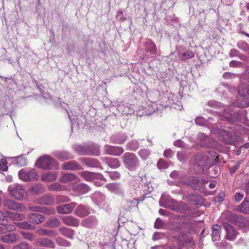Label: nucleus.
<instances>
[{"label": "nucleus", "mask_w": 249, "mask_h": 249, "mask_svg": "<svg viewBox=\"0 0 249 249\" xmlns=\"http://www.w3.org/2000/svg\"><path fill=\"white\" fill-rule=\"evenodd\" d=\"M160 204L162 207L168 208L178 212H181L187 208V205L184 202L177 201L164 194L162 195L160 200Z\"/></svg>", "instance_id": "nucleus-1"}, {"label": "nucleus", "mask_w": 249, "mask_h": 249, "mask_svg": "<svg viewBox=\"0 0 249 249\" xmlns=\"http://www.w3.org/2000/svg\"><path fill=\"white\" fill-rule=\"evenodd\" d=\"M217 158L216 153L213 152L197 155L195 158L196 164L203 170L204 168L213 165Z\"/></svg>", "instance_id": "nucleus-2"}, {"label": "nucleus", "mask_w": 249, "mask_h": 249, "mask_svg": "<svg viewBox=\"0 0 249 249\" xmlns=\"http://www.w3.org/2000/svg\"><path fill=\"white\" fill-rule=\"evenodd\" d=\"M122 159L124 166L129 170H135L139 166V160L134 153H125L123 156Z\"/></svg>", "instance_id": "nucleus-3"}, {"label": "nucleus", "mask_w": 249, "mask_h": 249, "mask_svg": "<svg viewBox=\"0 0 249 249\" xmlns=\"http://www.w3.org/2000/svg\"><path fill=\"white\" fill-rule=\"evenodd\" d=\"M10 194L18 200H20L25 198L27 196V193L23 187L19 184H16L9 187Z\"/></svg>", "instance_id": "nucleus-4"}, {"label": "nucleus", "mask_w": 249, "mask_h": 249, "mask_svg": "<svg viewBox=\"0 0 249 249\" xmlns=\"http://www.w3.org/2000/svg\"><path fill=\"white\" fill-rule=\"evenodd\" d=\"M218 138L221 141H224L229 144H232L237 141L235 136L232 135L231 133L223 129H220L218 131Z\"/></svg>", "instance_id": "nucleus-5"}, {"label": "nucleus", "mask_w": 249, "mask_h": 249, "mask_svg": "<svg viewBox=\"0 0 249 249\" xmlns=\"http://www.w3.org/2000/svg\"><path fill=\"white\" fill-rule=\"evenodd\" d=\"M223 225L226 231L225 238L229 241H234L238 234L236 230L226 222H223Z\"/></svg>", "instance_id": "nucleus-6"}, {"label": "nucleus", "mask_w": 249, "mask_h": 249, "mask_svg": "<svg viewBox=\"0 0 249 249\" xmlns=\"http://www.w3.org/2000/svg\"><path fill=\"white\" fill-rule=\"evenodd\" d=\"M18 174L19 178L24 181L32 180L38 178L37 174L34 170L25 171L24 169H21L19 171Z\"/></svg>", "instance_id": "nucleus-7"}, {"label": "nucleus", "mask_w": 249, "mask_h": 249, "mask_svg": "<svg viewBox=\"0 0 249 249\" xmlns=\"http://www.w3.org/2000/svg\"><path fill=\"white\" fill-rule=\"evenodd\" d=\"M53 160L49 156L45 155L40 158L36 162V165L44 169H49L53 165Z\"/></svg>", "instance_id": "nucleus-8"}, {"label": "nucleus", "mask_w": 249, "mask_h": 249, "mask_svg": "<svg viewBox=\"0 0 249 249\" xmlns=\"http://www.w3.org/2000/svg\"><path fill=\"white\" fill-rule=\"evenodd\" d=\"M3 205L5 207L13 210L21 212L25 210V207L21 204L17 203L13 200L9 199H6L4 200Z\"/></svg>", "instance_id": "nucleus-9"}, {"label": "nucleus", "mask_w": 249, "mask_h": 249, "mask_svg": "<svg viewBox=\"0 0 249 249\" xmlns=\"http://www.w3.org/2000/svg\"><path fill=\"white\" fill-rule=\"evenodd\" d=\"M76 205V204L75 202L62 204L57 206L56 209L58 213H59L68 214L72 211Z\"/></svg>", "instance_id": "nucleus-10"}, {"label": "nucleus", "mask_w": 249, "mask_h": 249, "mask_svg": "<svg viewBox=\"0 0 249 249\" xmlns=\"http://www.w3.org/2000/svg\"><path fill=\"white\" fill-rule=\"evenodd\" d=\"M104 151L106 154L114 156H120L124 151V149L121 147L112 146L108 145L105 146Z\"/></svg>", "instance_id": "nucleus-11"}, {"label": "nucleus", "mask_w": 249, "mask_h": 249, "mask_svg": "<svg viewBox=\"0 0 249 249\" xmlns=\"http://www.w3.org/2000/svg\"><path fill=\"white\" fill-rule=\"evenodd\" d=\"M89 147H87V145H78L75 147V150L81 155H98L97 150L95 148L94 150H89Z\"/></svg>", "instance_id": "nucleus-12"}, {"label": "nucleus", "mask_w": 249, "mask_h": 249, "mask_svg": "<svg viewBox=\"0 0 249 249\" xmlns=\"http://www.w3.org/2000/svg\"><path fill=\"white\" fill-rule=\"evenodd\" d=\"M27 218L30 222L36 225L42 223L45 220L43 215L36 213L29 214Z\"/></svg>", "instance_id": "nucleus-13"}, {"label": "nucleus", "mask_w": 249, "mask_h": 249, "mask_svg": "<svg viewBox=\"0 0 249 249\" xmlns=\"http://www.w3.org/2000/svg\"><path fill=\"white\" fill-rule=\"evenodd\" d=\"M71 186L74 192L81 194H86L89 191V187L84 183H73Z\"/></svg>", "instance_id": "nucleus-14"}, {"label": "nucleus", "mask_w": 249, "mask_h": 249, "mask_svg": "<svg viewBox=\"0 0 249 249\" xmlns=\"http://www.w3.org/2000/svg\"><path fill=\"white\" fill-rule=\"evenodd\" d=\"M0 239L7 243H13L18 240V236L15 233L11 232L1 236Z\"/></svg>", "instance_id": "nucleus-15"}, {"label": "nucleus", "mask_w": 249, "mask_h": 249, "mask_svg": "<svg viewBox=\"0 0 249 249\" xmlns=\"http://www.w3.org/2000/svg\"><path fill=\"white\" fill-rule=\"evenodd\" d=\"M54 156L61 161L71 159L73 158V156L67 151H56L53 152Z\"/></svg>", "instance_id": "nucleus-16"}, {"label": "nucleus", "mask_w": 249, "mask_h": 249, "mask_svg": "<svg viewBox=\"0 0 249 249\" xmlns=\"http://www.w3.org/2000/svg\"><path fill=\"white\" fill-rule=\"evenodd\" d=\"M62 168L64 170H77L81 169L80 165L75 161H71L64 163L62 166Z\"/></svg>", "instance_id": "nucleus-17"}, {"label": "nucleus", "mask_w": 249, "mask_h": 249, "mask_svg": "<svg viewBox=\"0 0 249 249\" xmlns=\"http://www.w3.org/2000/svg\"><path fill=\"white\" fill-rule=\"evenodd\" d=\"M78 178L72 173L62 174L59 181L63 183H67L74 180H77Z\"/></svg>", "instance_id": "nucleus-18"}, {"label": "nucleus", "mask_w": 249, "mask_h": 249, "mask_svg": "<svg viewBox=\"0 0 249 249\" xmlns=\"http://www.w3.org/2000/svg\"><path fill=\"white\" fill-rule=\"evenodd\" d=\"M35 202L42 205H51L53 202L52 197L49 195H46L36 199Z\"/></svg>", "instance_id": "nucleus-19"}, {"label": "nucleus", "mask_w": 249, "mask_h": 249, "mask_svg": "<svg viewBox=\"0 0 249 249\" xmlns=\"http://www.w3.org/2000/svg\"><path fill=\"white\" fill-rule=\"evenodd\" d=\"M221 232V227L217 224L213 226L212 228V237L213 241L219 240L220 238Z\"/></svg>", "instance_id": "nucleus-20"}, {"label": "nucleus", "mask_w": 249, "mask_h": 249, "mask_svg": "<svg viewBox=\"0 0 249 249\" xmlns=\"http://www.w3.org/2000/svg\"><path fill=\"white\" fill-rule=\"evenodd\" d=\"M82 162L84 165L89 167H98L100 164L97 160L91 158H84L82 160Z\"/></svg>", "instance_id": "nucleus-21"}, {"label": "nucleus", "mask_w": 249, "mask_h": 249, "mask_svg": "<svg viewBox=\"0 0 249 249\" xmlns=\"http://www.w3.org/2000/svg\"><path fill=\"white\" fill-rule=\"evenodd\" d=\"M63 222L69 226H77L79 225V221L71 216H65L62 217Z\"/></svg>", "instance_id": "nucleus-22"}, {"label": "nucleus", "mask_w": 249, "mask_h": 249, "mask_svg": "<svg viewBox=\"0 0 249 249\" xmlns=\"http://www.w3.org/2000/svg\"><path fill=\"white\" fill-rule=\"evenodd\" d=\"M74 213L80 217H85L89 214L88 209L83 205H79L76 209Z\"/></svg>", "instance_id": "nucleus-23"}, {"label": "nucleus", "mask_w": 249, "mask_h": 249, "mask_svg": "<svg viewBox=\"0 0 249 249\" xmlns=\"http://www.w3.org/2000/svg\"><path fill=\"white\" fill-rule=\"evenodd\" d=\"M38 243L40 246L51 248H54L55 245L54 243L50 239L46 238H42L37 240Z\"/></svg>", "instance_id": "nucleus-24"}, {"label": "nucleus", "mask_w": 249, "mask_h": 249, "mask_svg": "<svg viewBox=\"0 0 249 249\" xmlns=\"http://www.w3.org/2000/svg\"><path fill=\"white\" fill-rule=\"evenodd\" d=\"M57 175L55 172H48L41 175L42 180L46 182L53 181L57 178Z\"/></svg>", "instance_id": "nucleus-25"}, {"label": "nucleus", "mask_w": 249, "mask_h": 249, "mask_svg": "<svg viewBox=\"0 0 249 249\" xmlns=\"http://www.w3.org/2000/svg\"><path fill=\"white\" fill-rule=\"evenodd\" d=\"M36 233L39 235L41 236H48L49 237H54L56 236V233L52 230H48L43 228H39L36 231Z\"/></svg>", "instance_id": "nucleus-26"}, {"label": "nucleus", "mask_w": 249, "mask_h": 249, "mask_svg": "<svg viewBox=\"0 0 249 249\" xmlns=\"http://www.w3.org/2000/svg\"><path fill=\"white\" fill-rule=\"evenodd\" d=\"M222 216L225 220L234 223L238 215L229 212H227L223 213Z\"/></svg>", "instance_id": "nucleus-27"}, {"label": "nucleus", "mask_w": 249, "mask_h": 249, "mask_svg": "<svg viewBox=\"0 0 249 249\" xmlns=\"http://www.w3.org/2000/svg\"><path fill=\"white\" fill-rule=\"evenodd\" d=\"M126 139L127 136L124 134L114 136L111 138L112 142L117 144H122L126 141Z\"/></svg>", "instance_id": "nucleus-28"}, {"label": "nucleus", "mask_w": 249, "mask_h": 249, "mask_svg": "<svg viewBox=\"0 0 249 249\" xmlns=\"http://www.w3.org/2000/svg\"><path fill=\"white\" fill-rule=\"evenodd\" d=\"M79 174L87 181H91L95 179L94 172H90L89 171H85L79 172Z\"/></svg>", "instance_id": "nucleus-29"}, {"label": "nucleus", "mask_w": 249, "mask_h": 249, "mask_svg": "<svg viewBox=\"0 0 249 249\" xmlns=\"http://www.w3.org/2000/svg\"><path fill=\"white\" fill-rule=\"evenodd\" d=\"M16 229L15 226L10 224H0V234L6 231H12Z\"/></svg>", "instance_id": "nucleus-30"}, {"label": "nucleus", "mask_w": 249, "mask_h": 249, "mask_svg": "<svg viewBox=\"0 0 249 249\" xmlns=\"http://www.w3.org/2000/svg\"><path fill=\"white\" fill-rule=\"evenodd\" d=\"M58 231L65 236L72 238L74 235V231L73 230L65 227H62L58 229Z\"/></svg>", "instance_id": "nucleus-31"}, {"label": "nucleus", "mask_w": 249, "mask_h": 249, "mask_svg": "<svg viewBox=\"0 0 249 249\" xmlns=\"http://www.w3.org/2000/svg\"><path fill=\"white\" fill-rule=\"evenodd\" d=\"M146 48L147 51L150 52L151 54H156L157 52L156 46L155 44L150 40H148L147 41Z\"/></svg>", "instance_id": "nucleus-32"}, {"label": "nucleus", "mask_w": 249, "mask_h": 249, "mask_svg": "<svg viewBox=\"0 0 249 249\" xmlns=\"http://www.w3.org/2000/svg\"><path fill=\"white\" fill-rule=\"evenodd\" d=\"M239 211L242 213H249V198L243 202L240 206Z\"/></svg>", "instance_id": "nucleus-33"}, {"label": "nucleus", "mask_w": 249, "mask_h": 249, "mask_svg": "<svg viewBox=\"0 0 249 249\" xmlns=\"http://www.w3.org/2000/svg\"><path fill=\"white\" fill-rule=\"evenodd\" d=\"M178 55L180 60H185L193 57L194 53L192 51H188L183 53H179Z\"/></svg>", "instance_id": "nucleus-34"}, {"label": "nucleus", "mask_w": 249, "mask_h": 249, "mask_svg": "<svg viewBox=\"0 0 249 249\" xmlns=\"http://www.w3.org/2000/svg\"><path fill=\"white\" fill-rule=\"evenodd\" d=\"M225 116H220V119L222 121H227L230 123H233L234 121V118L236 117L237 114L229 113L227 114L226 112H224Z\"/></svg>", "instance_id": "nucleus-35"}, {"label": "nucleus", "mask_w": 249, "mask_h": 249, "mask_svg": "<svg viewBox=\"0 0 249 249\" xmlns=\"http://www.w3.org/2000/svg\"><path fill=\"white\" fill-rule=\"evenodd\" d=\"M238 91L242 96H249V85L240 86L239 87Z\"/></svg>", "instance_id": "nucleus-36"}, {"label": "nucleus", "mask_w": 249, "mask_h": 249, "mask_svg": "<svg viewBox=\"0 0 249 249\" xmlns=\"http://www.w3.org/2000/svg\"><path fill=\"white\" fill-rule=\"evenodd\" d=\"M48 227L52 228L58 227L60 226L61 223L60 221L57 218H53L50 219L47 222Z\"/></svg>", "instance_id": "nucleus-37"}, {"label": "nucleus", "mask_w": 249, "mask_h": 249, "mask_svg": "<svg viewBox=\"0 0 249 249\" xmlns=\"http://www.w3.org/2000/svg\"><path fill=\"white\" fill-rule=\"evenodd\" d=\"M48 189L51 191H60L64 190V187L58 183H54L48 186Z\"/></svg>", "instance_id": "nucleus-38"}, {"label": "nucleus", "mask_w": 249, "mask_h": 249, "mask_svg": "<svg viewBox=\"0 0 249 249\" xmlns=\"http://www.w3.org/2000/svg\"><path fill=\"white\" fill-rule=\"evenodd\" d=\"M107 163L112 168H116L120 166V162L117 159H109L107 160Z\"/></svg>", "instance_id": "nucleus-39"}, {"label": "nucleus", "mask_w": 249, "mask_h": 249, "mask_svg": "<svg viewBox=\"0 0 249 249\" xmlns=\"http://www.w3.org/2000/svg\"><path fill=\"white\" fill-rule=\"evenodd\" d=\"M17 226L19 229H27L32 230L34 229L35 227L30 224H29L27 222H23L21 223H16Z\"/></svg>", "instance_id": "nucleus-40"}, {"label": "nucleus", "mask_w": 249, "mask_h": 249, "mask_svg": "<svg viewBox=\"0 0 249 249\" xmlns=\"http://www.w3.org/2000/svg\"><path fill=\"white\" fill-rule=\"evenodd\" d=\"M14 159L16 163L19 166H23L26 164V160L22 155L15 157Z\"/></svg>", "instance_id": "nucleus-41"}, {"label": "nucleus", "mask_w": 249, "mask_h": 249, "mask_svg": "<svg viewBox=\"0 0 249 249\" xmlns=\"http://www.w3.org/2000/svg\"><path fill=\"white\" fill-rule=\"evenodd\" d=\"M246 219L247 218H244L242 216L239 215H238L234 223L240 227L245 228V226H246V222H247Z\"/></svg>", "instance_id": "nucleus-42"}, {"label": "nucleus", "mask_w": 249, "mask_h": 249, "mask_svg": "<svg viewBox=\"0 0 249 249\" xmlns=\"http://www.w3.org/2000/svg\"><path fill=\"white\" fill-rule=\"evenodd\" d=\"M106 187L111 193H116L119 190V186L115 183H109L106 185Z\"/></svg>", "instance_id": "nucleus-43"}, {"label": "nucleus", "mask_w": 249, "mask_h": 249, "mask_svg": "<svg viewBox=\"0 0 249 249\" xmlns=\"http://www.w3.org/2000/svg\"><path fill=\"white\" fill-rule=\"evenodd\" d=\"M218 249H231L232 246L226 241H222L216 244Z\"/></svg>", "instance_id": "nucleus-44"}, {"label": "nucleus", "mask_w": 249, "mask_h": 249, "mask_svg": "<svg viewBox=\"0 0 249 249\" xmlns=\"http://www.w3.org/2000/svg\"><path fill=\"white\" fill-rule=\"evenodd\" d=\"M202 181H204L203 179H198L197 178L195 177H191L189 180L190 185L193 187L196 186L197 185L199 184L200 182H201Z\"/></svg>", "instance_id": "nucleus-45"}, {"label": "nucleus", "mask_w": 249, "mask_h": 249, "mask_svg": "<svg viewBox=\"0 0 249 249\" xmlns=\"http://www.w3.org/2000/svg\"><path fill=\"white\" fill-rule=\"evenodd\" d=\"M139 155L143 160L146 159L150 155L149 151L146 149H142L139 152Z\"/></svg>", "instance_id": "nucleus-46"}, {"label": "nucleus", "mask_w": 249, "mask_h": 249, "mask_svg": "<svg viewBox=\"0 0 249 249\" xmlns=\"http://www.w3.org/2000/svg\"><path fill=\"white\" fill-rule=\"evenodd\" d=\"M20 233L23 235V238L25 239L32 241L34 240V236L33 234L30 232L22 231Z\"/></svg>", "instance_id": "nucleus-47"}, {"label": "nucleus", "mask_w": 249, "mask_h": 249, "mask_svg": "<svg viewBox=\"0 0 249 249\" xmlns=\"http://www.w3.org/2000/svg\"><path fill=\"white\" fill-rule=\"evenodd\" d=\"M127 146L129 149L135 150L138 148L139 143L137 141H132L128 143Z\"/></svg>", "instance_id": "nucleus-48"}, {"label": "nucleus", "mask_w": 249, "mask_h": 249, "mask_svg": "<svg viewBox=\"0 0 249 249\" xmlns=\"http://www.w3.org/2000/svg\"><path fill=\"white\" fill-rule=\"evenodd\" d=\"M32 190L35 194L41 193L43 191V187L41 185L37 184L33 187Z\"/></svg>", "instance_id": "nucleus-49"}, {"label": "nucleus", "mask_w": 249, "mask_h": 249, "mask_svg": "<svg viewBox=\"0 0 249 249\" xmlns=\"http://www.w3.org/2000/svg\"><path fill=\"white\" fill-rule=\"evenodd\" d=\"M41 213L47 215H51L54 214L55 211L53 209H49L44 207H42Z\"/></svg>", "instance_id": "nucleus-50"}, {"label": "nucleus", "mask_w": 249, "mask_h": 249, "mask_svg": "<svg viewBox=\"0 0 249 249\" xmlns=\"http://www.w3.org/2000/svg\"><path fill=\"white\" fill-rule=\"evenodd\" d=\"M56 241L57 244L60 246L65 247H69L70 246V242L61 238H58Z\"/></svg>", "instance_id": "nucleus-51"}, {"label": "nucleus", "mask_w": 249, "mask_h": 249, "mask_svg": "<svg viewBox=\"0 0 249 249\" xmlns=\"http://www.w3.org/2000/svg\"><path fill=\"white\" fill-rule=\"evenodd\" d=\"M157 166L160 169H164L168 167V164L163 160H160L158 162Z\"/></svg>", "instance_id": "nucleus-52"}, {"label": "nucleus", "mask_w": 249, "mask_h": 249, "mask_svg": "<svg viewBox=\"0 0 249 249\" xmlns=\"http://www.w3.org/2000/svg\"><path fill=\"white\" fill-rule=\"evenodd\" d=\"M163 226L164 223L162 220L160 218H157L154 224V227L156 229H160L162 228Z\"/></svg>", "instance_id": "nucleus-53"}, {"label": "nucleus", "mask_w": 249, "mask_h": 249, "mask_svg": "<svg viewBox=\"0 0 249 249\" xmlns=\"http://www.w3.org/2000/svg\"><path fill=\"white\" fill-rule=\"evenodd\" d=\"M177 157L180 161H184L188 158V156L185 154L184 151L178 152Z\"/></svg>", "instance_id": "nucleus-54"}, {"label": "nucleus", "mask_w": 249, "mask_h": 249, "mask_svg": "<svg viewBox=\"0 0 249 249\" xmlns=\"http://www.w3.org/2000/svg\"><path fill=\"white\" fill-rule=\"evenodd\" d=\"M225 194L224 192H220L218 195L215 197V201L217 202H220L224 200Z\"/></svg>", "instance_id": "nucleus-55"}, {"label": "nucleus", "mask_w": 249, "mask_h": 249, "mask_svg": "<svg viewBox=\"0 0 249 249\" xmlns=\"http://www.w3.org/2000/svg\"><path fill=\"white\" fill-rule=\"evenodd\" d=\"M10 217L14 220H22L24 218V215L23 214H19L18 213H11L10 215Z\"/></svg>", "instance_id": "nucleus-56"}, {"label": "nucleus", "mask_w": 249, "mask_h": 249, "mask_svg": "<svg viewBox=\"0 0 249 249\" xmlns=\"http://www.w3.org/2000/svg\"><path fill=\"white\" fill-rule=\"evenodd\" d=\"M14 249H29V244L26 242H22L15 246Z\"/></svg>", "instance_id": "nucleus-57"}, {"label": "nucleus", "mask_w": 249, "mask_h": 249, "mask_svg": "<svg viewBox=\"0 0 249 249\" xmlns=\"http://www.w3.org/2000/svg\"><path fill=\"white\" fill-rule=\"evenodd\" d=\"M164 234L161 232H155L153 234L152 239L154 241L163 238Z\"/></svg>", "instance_id": "nucleus-58"}, {"label": "nucleus", "mask_w": 249, "mask_h": 249, "mask_svg": "<svg viewBox=\"0 0 249 249\" xmlns=\"http://www.w3.org/2000/svg\"><path fill=\"white\" fill-rule=\"evenodd\" d=\"M42 207L38 206H31L29 205L28 209L30 211L33 212H41Z\"/></svg>", "instance_id": "nucleus-59"}, {"label": "nucleus", "mask_w": 249, "mask_h": 249, "mask_svg": "<svg viewBox=\"0 0 249 249\" xmlns=\"http://www.w3.org/2000/svg\"><path fill=\"white\" fill-rule=\"evenodd\" d=\"M6 161L5 160H1L0 161V169L3 171H6L8 169V166L6 165Z\"/></svg>", "instance_id": "nucleus-60"}, {"label": "nucleus", "mask_w": 249, "mask_h": 249, "mask_svg": "<svg viewBox=\"0 0 249 249\" xmlns=\"http://www.w3.org/2000/svg\"><path fill=\"white\" fill-rule=\"evenodd\" d=\"M109 177L112 179H116L119 178L120 177V173L116 171L109 172Z\"/></svg>", "instance_id": "nucleus-61"}, {"label": "nucleus", "mask_w": 249, "mask_h": 249, "mask_svg": "<svg viewBox=\"0 0 249 249\" xmlns=\"http://www.w3.org/2000/svg\"><path fill=\"white\" fill-rule=\"evenodd\" d=\"M241 163V161H238L234 166L231 168L230 169V173L231 174L234 173L236 172V171L238 169Z\"/></svg>", "instance_id": "nucleus-62"}, {"label": "nucleus", "mask_w": 249, "mask_h": 249, "mask_svg": "<svg viewBox=\"0 0 249 249\" xmlns=\"http://www.w3.org/2000/svg\"><path fill=\"white\" fill-rule=\"evenodd\" d=\"M174 154V152L171 149H168L164 151L163 155L165 158H171Z\"/></svg>", "instance_id": "nucleus-63"}, {"label": "nucleus", "mask_w": 249, "mask_h": 249, "mask_svg": "<svg viewBox=\"0 0 249 249\" xmlns=\"http://www.w3.org/2000/svg\"><path fill=\"white\" fill-rule=\"evenodd\" d=\"M196 123L200 125H202L205 124V120L202 117H197L195 120Z\"/></svg>", "instance_id": "nucleus-64"}]
</instances>
